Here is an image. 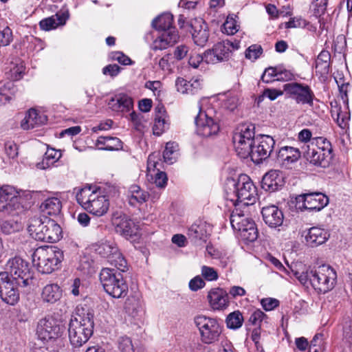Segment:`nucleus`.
Listing matches in <instances>:
<instances>
[{"instance_id":"55","label":"nucleus","mask_w":352,"mask_h":352,"mask_svg":"<svg viewBox=\"0 0 352 352\" xmlns=\"http://www.w3.org/2000/svg\"><path fill=\"white\" fill-rule=\"evenodd\" d=\"M277 72L275 78L277 81H289L295 79L294 74L290 70L278 67Z\"/></svg>"},{"instance_id":"34","label":"nucleus","mask_w":352,"mask_h":352,"mask_svg":"<svg viewBox=\"0 0 352 352\" xmlns=\"http://www.w3.org/2000/svg\"><path fill=\"white\" fill-rule=\"evenodd\" d=\"M330 53L322 50L316 60V72L320 77L326 78L330 72Z\"/></svg>"},{"instance_id":"8","label":"nucleus","mask_w":352,"mask_h":352,"mask_svg":"<svg viewBox=\"0 0 352 352\" xmlns=\"http://www.w3.org/2000/svg\"><path fill=\"white\" fill-rule=\"evenodd\" d=\"M4 272H8L12 280L20 287H27L32 284L34 272L30 263L19 256L9 259L6 265Z\"/></svg>"},{"instance_id":"3","label":"nucleus","mask_w":352,"mask_h":352,"mask_svg":"<svg viewBox=\"0 0 352 352\" xmlns=\"http://www.w3.org/2000/svg\"><path fill=\"white\" fill-rule=\"evenodd\" d=\"M28 231L36 240L48 243L58 241L63 234L60 225L54 219L46 217L32 219Z\"/></svg>"},{"instance_id":"9","label":"nucleus","mask_w":352,"mask_h":352,"mask_svg":"<svg viewBox=\"0 0 352 352\" xmlns=\"http://www.w3.org/2000/svg\"><path fill=\"white\" fill-rule=\"evenodd\" d=\"M255 140V127L253 124H243L239 126L232 137L237 155L243 159L249 157Z\"/></svg>"},{"instance_id":"13","label":"nucleus","mask_w":352,"mask_h":352,"mask_svg":"<svg viewBox=\"0 0 352 352\" xmlns=\"http://www.w3.org/2000/svg\"><path fill=\"white\" fill-rule=\"evenodd\" d=\"M240 47L239 42H232L229 40L219 42L214 45L212 50L205 52V63L214 64L219 62L226 61L231 56L232 52Z\"/></svg>"},{"instance_id":"14","label":"nucleus","mask_w":352,"mask_h":352,"mask_svg":"<svg viewBox=\"0 0 352 352\" xmlns=\"http://www.w3.org/2000/svg\"><path fill=\"white\" fill-rule=\"evenodd\" d=\"M275 145L274 138L268 135H259L256 137L254 146L251 148L249 157L255 164H260L272 154Z\"/></svg>"},{"instance_id":"38","label":"nucleus","mask_w":352,"mask_h":352,"mask_svg":"<svg viewBox=\"0 0 352 352\" xmlns=\"http://www.w3.org/2000/svg\"><path fill=\"white\" fill-rule=\"evenodd\" d=\"M42 212L49 215H57L60 212L62 204L57 197L46 199L40 206Z\"/></svg>"},{"instance_id":"25","label":"nucleus","mask_w":352,"mask_h":352,"mask_svg":"<svg viewBox=\"0 0 352 352\" xmlns=\"http://www.w3.org/2000/svg\"><path fill=\"white\" fill-rule=\"evenodd\" d=\"M284 184L282 172L278 170H271L263 177L261 186L266 191L274 192L280 189Z\"/></svg>"},{"instance_id":"30","label":"nucleus","mask_w":352,"mask_h":352,"mask_svg":"<svg viewBox=\"0 0 352 352\" xmlns=\"http://www.w3.org/2000/svg\"><path fill=\"white\" fill-rule=\"evenodd\" d=\"M18 200L17 192L10 186L0 187V211L12 208Z\"/></svg>"},{"instance_id":"29","label":"nucleus","mask_w":352,"mask_h":352,"mask_svg":"<svg viewBox=\"0 0 352 352\" xmlns=\"http://www.w3.org/2000/svg\"><path fill=\"white\" fill-rule=\"evenodd\" d=\"M47 116L34 109H31L26 113L21 122V126L24 130L34 129L45 124L47 122Z\"/></svg>"},{"instance_id":"24","label":"nucleus","mask_w":352,"mask_h":352,"mask_svg":"<svg viewBox=\"0 0 352 352\" xmlns=\"http://www.w3.org/2000/svg\"><path fill=\"white\" fill-rule=\"evenodd\" d=\"M330 233L327 229L321 227L309 228L305 235L306 244L311 248H316L325 243L329 239Z\"/></svg>"},{"instance_id":"2","label":"nucleus","mask_w":352,"mask_h":352,"mask_svg":"<svg viewBox=\"0 0 352 352\" xmlns=\"http://www.w3.org/2000/svg\"><path fill=\"white\" fill-rule=\"evenodd\" d=\"M76 198L82 207L94 215L102 216L109 209V199L100 188L94 189L91 186H85L79 190Z\"/></svg>"},{"instance_id":"58","label":"nucleus","mask_w":352,"mask_h":352,"mask_svg":"<svg viewBox=\"0 0 352 352\" xmlns=\"http://www.w3.org/2000/svg\"><path fill=\"white\" fill-rule=\"evenodd\" d=\"M122 148V141L116 138L107 136V144H106V151H116Z\"/></svg>"},{"instance_id":"28","label":"nucleus","mask_w":352,"mask_h":352,"mask_svg":"<svg viewBox=\"0 0 352 352\" xmlns=\"http://www.w3.org/2000/svg\"><path fill=\"white\" fill-rule=\"evenodd\" d=\"M178 39L179 34L176 29L165 31L154 40L151 48L155 51L166 50L175 44Z\"/></svg>"},{"instance_id":"33","label":"nucleus","mask_w":352,"mask_h":352,"mask_svg":"<svg viewBox=\"0 0 352 352\" xmlns=\"http://www.w3.org/2000/svg\"><path fill=\"white\" fill-rule=\"evenodd\" d=\"M67 19V14L65 12L56 13L54 15L41 20L39 23V26L43 30L50 31L56 28L59 25H64Z\"/></svg>"},{"instance_id":"52","label":"nucleus","mask_w":352,"mask_h":352,"mask_svg":"<svg viewBox=\"0 0 352 352\" xmlns=\"http://www.w3.org/2000/svg\"><path fill=\"white\" fill-rule=\"evenodd\" d=\"M4 152L9 158L14 159L18 156V146L12 141L8 140L4 143Z\"/></svg>"},{"instance_id":"62","label":"nucleus","mask_w":352,"mask_h":352,"mask_svg":"<svg viewBox=\"0 0 352 352\" xmlns=\"http://www.w3.org/2000/svg\"><path fill=\"white\" fill-rule=\"evenodd\" d=\"M306 23L301 17H293L285 23V28H297L304 27Z\"/></svg>"},{"instance_id":"47","label":"nucleus","mask_w":352,"mask_h":352,"mask_svg":"<svg viewBox=\"0 0 352 352\" xmlns=\"http://www.w3.org/2000/svg\"><path fill=\"white\" fill-rule=\"evenodd\" d=\"M169 127V120L167 118L155 117V122L153 126V134L161 135Z\"/></svg>"},{"instance_id":"41","label":"nucleus","mask_w":352,"mask_h":352,"mask_svg":"<svg viewBox=\"0 0 352 352\" xmlns=\"http://www.w3.org/2000/svg\"><path fill=\"white\" fill-rule=\"evenodd\" d=\"M200 29H197V27L192 25L193 32L192 34L194 42L196 45L199 46H204L208 41L209 34L207 30V25L205 23L202 22V24L199 25Z\"/></svg>"},{"instance_id":"61","label":"nucleus","mask_w":352,"mask_h":352,"mask_svg":"<svg viewBox=\"0 0 352 352\" xmlns=\"http://www.w3.org/2000/svg\"><path fill=\"white\" fill-rule=\"evenodd\" d=\"M265 314L261 310L254 311L249 318V322L255 326H260L261 322L263 321Z\"/></svg>"},{"instance_id":"7","label":"nucleus","mask_w":352,"mask_h":352,"mask_svg":"<svg viewBox=\"0 0 352 352\" xmlns=\"http://www.w3.org/2000/svg\"><path fill=\"white\" fill-rule=\"evenodd\" d=\"M100 283L107 294L113 298L125 296L128 292V285L121 272L112 268H103L99 275Z\"/></svg>"},{"instance_id":"45","label":"nucleus","mask_w":352,"mask_h":352,"mask_svg":"<svg viewBox=\"0 0 352 352\" xmlns=\"http://www.w3.org/2000/svg\"><path fill=\"white\" fill-rule=\"evenodd\" d=\"M230 224L232 228L239 232L241 228L245 227L246 223L251 221L248 217H245L243 214L238 212V210L233 211L230 217Z\"/></svg>"},{"instance_id":"35","label":"nucleus","mask_w":352,"mask_h":352,"mask_svg":"<svg viewBox=\"0 0 352 352\" xmlns=\"http://www.w3.org/2000/svg\"><path fill=\"white\" fill-rule=\"evenodd\" d=\"M60 157V151L47 148L42 160L36 164V167L40 170L47 169L52 166Z\"/></svg>"},{"instance_id":"50","label":"nucleus","mask_w":352,"mask_h":352,"mask_svg":"<svg viewBox=\"0 0 352 352\" xmlns=\"http://www.w3.org/2000/svg\"><path fill=\"white\" fill-rule=\"evenodd\" d=\"M12 40V31L9 27L0 30V47L9 45Z\"/></svg>"},{"instance_id":"31","label":"nucleus","mask_w":352,"mask_h":352,"mask_svg":"<svg viewBox=\"0 0 352 352\" xmlns=\"http://www.w3.org/2000/svg\"><path fill=\"white\" fill-rule=\"evenodd\" d=\"M208 298L210 306L214 309H222L228 305V293L222 289H212L209 292Z\"/></svg>"},{"instance_id":"4","label":"nucleus","mask_w":352,"mask_h":352,"mask_svg":"<svg viewBox=\"0 0 352 352\" xmlns=\"http://www.w3.org/2000/svg\"><path fill=\"white\" fill-rule=\"evenodd\" d=\"M336 82L339 88L341 100L343 102V107H341L337 113L336 122L338 126L344 131L342 133H340V142L344 149L348 151L351 145L349 132L351 113L348 92L350 91L351 86L349 82H344L342 79L336 80Z\"/></svg>"},{"instance_id":"54","label":"nucleus","mask_w":352,"mask_h":352,"mask_svg":"<svg viewBox=\"0 0 352 352\" xmlns=\"http://www.w3.org/2000/svg\"><path fill=\"white\" fill-rule=\"evenodd\" d=\"M201 275L208 281L216 280L218 278L217 272L213 267L206 265L201 267Z\"/></svg>"},{"instance_id":"44","label":"nucleus","mask_w":352,"mask_h":352,"mask_svg":"<svg viewBox=\"0 0 352 352\" xmlns=\"http://www.w3.org/2000/svg\"><path fill=\"white\" fill-rule=\"evenodd\" d=\"M124 309L129 315L135 318L142 311V305L138 298L131 297L126 300Z\"/></svg>"},{"instance_id":"36","label":"nucleus","mask_w":352,"mask_h":352,"mask_svg":"<svg viewBox=\"0 0 352 352\" xmlns=\"http://www.w3.org/2000/svg\"><path fill=\"white\" fill-rule=\"evenodd\" d=\"M62 297V289L57 284H49L43 289L41 298L43 300L48 303H55Z\"/></svg>"},{"instance_id":"40","label":"nucleus","mask_w":352,"mask_h":352,"mask_svg":"<svg viewBox=\"0 0 352 352\" xmlns=\"http://www.w3.org/2000/svg\"><path fill=\"white\" fill-rule=\"evenodd\" d=\"M239 236L241 240L245 242H253L258 237V230L255 223L251 220L246 223L245 227L239 231Z\"/></svg>"},{"instance_id":"6","label":"nucleus","mask_w":352,"mask_h":352,"mask_svg":"<svg viewBox=\"0 0 352 352\" xmlns=\"http://www.w3.org/2000/svg\"><path fill=\"white\" fill-rule=\"evenodd\" d=\"M63 260V252L56 247H39L32 254V263L42 274H50Z\"/></svg>"},{"instance_id":"5","label":"nucleus","mask_w":352,"mask_h":352,"mask_svg":"<svg viewBox=\"0 0 352 352\" xmlns=\"http://www.w3.org/2000/svg\"><path fill=\"white\" fill-rule=\"evenodd\" d=\"M94 316L91 313L72 317L68 328L69 338L74 347L81 346L93 334Z\"/></svg>"},{"instance_id":"21","label":"nucleus","mask_w":352,"mask_h":352,"mask_svg":"<svg viewBox=\"0 0 352 352\" xmlns=\"http://www.w3.org/2000/svg\"><path fill=\"white\" fill-rule=\"evenodd\" d=\"M112 223L116 232L126 239L136 234V225L126 215L114 217L112 219Z\"/></svg>"},{"instance_id":"17","label":"nucleus","mask_w":352,"mask_h":352,"mask_svg":"<svg viewBox=\"0 0 352 352\" xmlns=\"http://www.w3.org/2000/svg\"><path fill=\"white\" fill-rule=\"evenodd\" d=\"M296 206L300 210L320 211L329 203V198L322 192H308L298 195Z\"/></svg>"},{"instance_id":"46","label":"nucleus","mask_w":352,"mask_h":352,"mask_svg":"<svg viewBox=\"0 0 352 352\" xmlns=\"http://www.w3.org/2000/svg\"><path fill=\"white\" fill-rule=\"evenodd\" d=\"M243 317L239 311L230 314L226 318L227 327L229 329H237L242 326Z\"/></svg>"},{"instance_id":"10","label":"nucleus","mask_w":352,"mask_h":352,"mask_svg":"<svg viewBox=\"0 0 352 352\" xmlns=\"http://www.w3.org/2000/svg\"><path fill=\"white\" fill-rule=\"evenodd\" d=\"M311 275V285L315 290L325 294L336 285L337 274L333 267L323 264L314 268Z\"/></svg>"},{"instance_id":"12","label":"nucleus","mask_w":352,"mask_h":352,"mask_svg":"<svg viewBox=\"0 0 352 352\" xmlns=\"http://www.w3.org/2000/svg\"><path fill=\"white\" fill-rule=\"evenodd\" d=\"M96 252L102 257L107 259L120 272L127 270V263L116 243L113 239L102 241L97 245Z\"/></svg>"},{"instance_id":"42","label":"nucleus","mask_w":352,"mask_h":352,"mask_svg":"<svg viewBox=\"0 0 352 352\" xmlns=\"http://www.w3.org/2000/svg\"><path fill=\"white\" fill-rule=\"evenodd\" d=\"M219 100L223 108L230 111H234L239 104L238 96L233 92H228L219 96Z\"/></svg>"},{"instance_id":"32","label":"nucleus","mask_w":352,"mask_h":352,"mask_svg":"<svg viewBox=\"0 0 352 352\" xmlns=\"http://www.w3.org/2000/svg\"><path fill=\"white\" fill-rule=\"evenodd\" d=\"M177 90L182 94L194 95L201 89V83L199 79H192L187 81L182 77H178L175 81Z\"/></svg>"},{"instance_id":"59","label":"nucleus","mask_w":352,"mask_h":352,"mask_svg":"<svg viewBox=\"0 0 352 352\" xmlns=\"http://www.w3.org/2000/svg\"><path fill=\"white\" fill-rule=\"evenodd\" d=\"M311 135L312 133L309 129H304L299 132L298 139L300 142L305 143L306 145L312 142L318 143V138L311 140Z\"/></svg>"},{"instance_id":"63","label":"nucleus","mask_w":352,"mask_h":352,"mask_svg":"<svg viewBox=\"0 0 352 352\" xmlns=\"http://www.w3.org/2000/svg\"><path fill=\"white\" fill-rule=\"evenodd\" d=\"M188 285L191 291L196 292L205 286V282L199 276H197L190 280Z\"/></svg>"},{"instance_id":"15","label":"nucleus","mask_w":352,"mask_h":352,"mask_svg":"<svg viewBox=\"0 0 352 352\" xmlns=\"http://www.w3.org/2000/svg\"><path fill=\"white\" fill-rule=\"evenodd\" d=\"M63 331L64 327L60 321L52 317H46L38 322L36 333L38 339L49 342L61 336Z\"/></svg>"},{"instance_id":"27","label":"nucleus","mask_w":352,"mask_h":352,"mask_svg":"<svg viewBox=\"0 0 352 352\" xmlns=\"http://www.w3.org/2000/svg\"><path fill=\"white\" fill-rule=\"evenodd\" d=\"M263 221L270 228L282 226L284 216L281 210L275 205L263 206L261 209Z\"/></svg>"},{"instance_id":"64","label":"nucleus","mask_w":352,"mask_h":352,"mask_svg":"<svg viewBox=\"0 0 352 352\" xmlns=\"http://www.w3.org/2000/svg\"><path fill=\"white\" fill-rule=\"evenodd\" d=\"M315 144H316V145L319 144V146H318L320 148L319 151L322 153L331 154L332 151L331 145V143L326 139L319 138L318 143L315 142Z\"/></svg>"},{"instance_id":"23","label":"nucleus","mask_w":352,"mask_h":352,"mask_svg":"<svg viewBox=\"0 0 352 352\" xmlns=\"http://www.w3.org/2000/svg\"><path fill=\"white\" fill-rule=\"evenodd\" d=\"M301 156L298 148L285 146L280 147L276 153L277 162L284 168H290L291 166L297 162Z\"/></svg>"},{"instance_id":"20","label":"nucleus","mask_w":352,"mask_h":352,"mask_svg":"<svg viewBox=\"0 0 352 352\" xmlns=\"http://www.w3.org/2000/svg\"><path fill=\"white\" fill-rule=\"evenodd\" d=\"M302 149L305 158L311 164L321 167H326L329 165L331 158V154L320 152V148L315 142H310L304 146Z\"/></svg>"},{"instance_id":"53","label":"nucleus","mask_w":352,"mask_h":352,"mask_svg":"<svg viewBox=\"0 0 352 352\" xmlns=\"http://www.w3.org/2000/svg\"><path fill=\"white\" fill-rule=\"evenodd\" d=\"M278 67H270L265 69L261 76L262 81L266 83L275 81V78H276V74H278Z\"/></svg>"},{"instance_id":"49","label":"nucleus","mask_w":352,"mask_h":352,"mask_svg":"<svg viewBox=\"0 0 352 352\" xmlns=\"http://www.w3.org/2000/svg\"><path fill=\"white\" fill-rule=\"evenodd\" d=\"M118 345L120 352H135L132 340L127 336L119 338Z\"/></svg>"},{"instance_id":"1","label":"nucleus","mask_w":352,"mask_h":352,"mask_svg":"<svg viewBox=\"0 0 352 352\" xmlns=\"http://www.w3.org/2000/svg\"><path fill=\"white\" fill-rule=\"evenodd\" d=\"M226 199L234 206L243 203L253 205L258 199L257 188L247 175H241L237 181H228L226 188Z\"/></svg>"},{"instance_id":"19","label":"nucleus","mask_w":352,"mask_h":352,"mask_svg":"<svg viewBox=\"0 0 352 352\" xmlns=\"http://www.w3.org/2000/svg\"><path fill=\"white\" fill-rule=\"evenodd\" d=\"M195 123L197 134L203 137H210L216 135L219 131V123L209 117L201 108L195 119Z\"/></svg>"},{"instance_id":"37","label":"nucleus","mask_w":352,"mask_h":352,"mask_svg":"<svg viewBox=\"0 0 352 352\" xmlns=\"http://www.w3.org/2000/svg\"><path fill=\"white\" fill-rule=\"evenodd\" d=\"M148 197V193L142 190L138 186L133 185L129 188L128 192L129 203L133 206L146 202Z\"/></svg>"},{"instance_id":"39","label":"nucleus","mask_w":352,"mask_h":352,"mask_svg":"<svg viewBox=\"0 0 352 352\" xmlns=\"http://www.w3.org/2000/svg\"><path fill=\"white\" fill-rule=\"evenodd\" d=\"M173 21V15L170 13H165L153 19L152 25L158 30L170 31L172 29H175V27L172 26Z\"/></svg>"},{"instance_id":"22","label":"nucleus","mask_w":352,"mask_h":352,"mask_svg":"<svg viewBox=\"0 0 352 352\" xmlns=\"http://www.w3.org/2000/svg\"><path fill=\"white\" fill-rule=\"evenodd\" d=\"M210 232L211 227L208 223L199 221L188 228L187 234L192 243L201 245L206 241Z\"/></svg>"},{"instance_id":"56","label":"nucleus","mask_w":352,"mask_h":352,"mask_svg":"<svg viewBox=\"0 0 352 352\" xmlns=\"http://www.w3.org/2000/svg\"><path fill=\"white\" fill-rule=\"evenodd\" d=\"M327 5V0H315L314 3V14L316 17H320L324 14Z\"/></svg>"},{"instance_id":"48","label":"nucleus","mask_w":352,"mask_h":352,"mask_svg":"<svg viewBox=\"0 0 352 352\" xmlns=\"http://www.w3.org/2000/svg\"><path fill=\"white\" fill-rule=\"evenodd\" d=\"M22 228L21 223L13 219L5 221L1 225V230L6 234L19 231Z\"/></svg>"},{"instance_id":"43","label":"nucleus","mask_w":352,"mask_h":352,"mask_svg":"<svg viewBox=\"0 0 352 352\" xmlns=\"http://www.w3.org/2000/svg\"><path fill=\"white\" fill-rule=\"evenodd\" d=\"M179 145L177 142H167L163 153V157L164 161L169 164H173L177 157Z\"/></svg>"},{"instance_id":"60","label":"nucleus","mask_w":352,"mask_h":352,"mask_svg":"<svg viewBox=\"0 0 352 352\" xmlns=\"http://www.w3.org/2000/svg\"><path fill=\"white\" fill-rule=\"evenodd\" d=\"M223 26L225 32L229 35H233L238 31V25L232 18L228 17Z\"/></svg>"},{"instance_id":"11","label":"nucleus","mask_w":352,"mask_h":352,"mask_svg":"<svg viewBox=\"0 0 352 352\" xmlns=\"http://www.w3.org/2000/svg\"><path fill=\"white\" fill-rule=\"evenodd\" d=\"M194 322L199 329L201 340L203 343L211 344L219 340L221 333V328L215 318L199 315L195 317Z\"/></svg>"},{"instance_id":"26","label":"nucleus","mask_w":352,"mask_h":352,"mask_svg":"<svg viewBox=\"0 0 352 352\" xmlns=\"http://www.w3.org/2000/svg\"><path fill=\"white\" fill-rule=\"evenodd\" d=\"M109 107L113 111L127 113L133 110V100L131 96L119 93L114 95L108 102Z\"/></svg>"},{"instance_id":"51","label":"nucleus","mask_w":352,"mask_h":352,"mask_svg":"<svg viewBox=\"0 0 352 352\" xmlns=\"http://www.w3.org/2000/svg\"><path fill=\"white\" fill-rule=\"evenodd\" d=\"M263 53V48L259 45H252L245 51V58L256 60Z\"/></svg>"},{"instance_id":"57","label":"nucleus","mask_w":352,"mask_h":352,"mask_svg":"<svg viewBox=\"0 0 352 352\" xmlns=\"http://www.w3.org/2000/svg\"><path fill=\"white\" fill-rule=\"evenodd\" d=\"M110 58L113 60H116L119 63L124 65H129L131 64V60L129 57L124 54L121 52H113L110 54Z\"/></svg>"},{"instance_id":"16","label":"nucleus","mask_w":352,"mask_h":352,"mask_svg":"<svg viewBox=\"0 0 352 352\" xmlns=\"http://www.w3.org/2000/svg\"><path fill=\"white\" fill-rule=\"evenodd\" d=\"M283 90L297 104L313 106L315 95L309 85L298 82L287 83L283 85Z\"/></svg>"},{"instance_id":"18","label":"nucleus","mask_w":352,"mask_h":352,"mask_svg":"<svg viewBox=\"0 0 352 352\" xmlns=\"http://www.w3.org/2000/svg\"><path fill=\"white\" fill-rule=\"evenodd\" d=\"M16 282L12 280L8 272H0V298L8 305H16L20 298Z\"/></svg>"}]
</instances>
